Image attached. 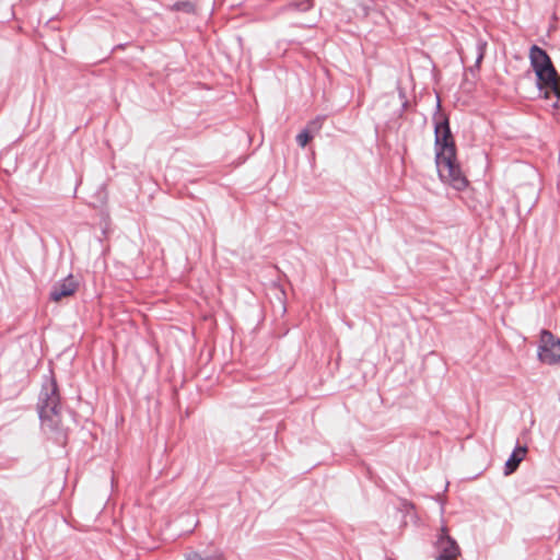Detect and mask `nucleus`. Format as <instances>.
<instances>
[{
    "mask_svg": "<svg viewBox=\"0 0 560 560\" xmlns=\"http://www.w3.org/2000/svg\"><path fill=\"white\" fill-rule=\"evenodd\" d=\"M434 120L435 162L439 176L454 189L463 190L468 186V179L457 161L455 141L450 129L448 119L439 113Z\"/></svg>",
    "mask_w": 560,
    "mask_h": 560,
    "instance_id": "1",
    "label": "nucleus"
},
{
    "mask_svg": "<svg viewBox=\"0 0 560 560\" xmlns=\"http://www.w3.org/2000/svg\"><path fill=\"white\" fill-rule=\"evenodd\" d=\"M530 65L537 75V85L545 91V98L555 95L560 98V75L555 69L548 54L534 45L529 50Z\"/></svg>",
    "mask_w": 560,
    "mask_h": 560,
    "instance_id": "2",
    "label": "nucleus"
},
{
    "mask_svg": "<svg viewBox=\"0 0 560 560\" xmlns=\"http://www.w3.org/2000/svg\"><path fill=\"white\" fill-rule=\"evenodd\" d=\"M538 357L541 362L547 364L560 363V339L548 330L541 331Z\"/></svg>",
    "mask_w": 560,
    "mask_h": 560,
    "instance_id": "3",
    "label": "nucleus"
},
{
    "mask_svg": "<svg viewBox=\"0 0 560 560\" xmlns=\"http://www.w3.org/2000/svg\"><path fill=\"white\" fill-rule=\"evenodd\" d=\"M435 548L438 551L436 560H456L459 556V547L448 535L446 527L441 528V534L435 542Z\"/></svg>",
    "mask_w": 560,
    "mask_h": 560,
    "instance_id": "4",
    "label": "nucleus"
},
{
    "mask_svg": "<svg viewBox=\"0 0 560 560\" xmlns=\"http://www.w3.org/2000/svg\"><path fill=\"white\" fill-rule=\"evenodd\" d=\"M50 387L51 394L47 396L40 408L42 419L52 420V418L59 413V394L55 380L51 381Z\"/></svg>",
    "mask_w": 560,
    "mask_h": 560,
    "instance_id": "5",
    "label": "nucleus"
},
{
    "mask_svg": "<svg viewBox=\"0 0 560 560\" xmlns=\"http://www.w3.org/2000/svg\"><path fill=\"white\" fill-rule=\"evenodd\" d=\"M77 287L73 277H68L51 290L50 298L52 301L59 302L62 298L72 295L77 291Z\"/></svg>",
    "mask_w": 560,
    "mask_h": 560,
    "instance_id": "6",
    "label": "nucleus"
},
{
    "mask_svg": "<svg viewBox=\"0 0 560 560\" xmlns=\"http://www.w3.org/2000/svg\"><path fill=\"white\" fill-rule=\"evenodd\" d=\"M527 454L526 446H517L505 463L504 474H513Z\"/></svg>",
    "mask_w": 560,
    "mask_h": 560,
    "instance_id": "7",
    "label": "nucleus"
},
{
    "mask_svg": "<svg viewBox=\"0 0 560 560\" xmlns=\"http://www.w3.org/2000/svg\"><path fill=\"white\" fill-rule=\"evenodd\" d=\"M320 128H322V120L320 119H315V120L311 121L308 124L307 128L298 135V137H296L298 143L302 148H304L312 140V136H311L310 132L311 131H317Z\"/></svg>",
    "mask_w": 560,
    "mask_h": 560,
    "instance_id": "8",
    "label": "nucleus"
},
{
    "mask_svg": "<svg viewBox=\"0 0 560 560\" xmlns=\"http://www.w3.org/2000/svg\"><path fill=\"white\" fill-rule=\"evenodd\" d=\"M173 10H175V11L192 12L195 10V7L190 2H176L173 5Z\"/></svg>",
    "mask_w": 560,
    "mask_h": 560,
    "instance_id": "9",
    "label": "nucleus"
},
{
    "mask_svg": "<svg viewBox=\"0 0 560 560\" xmlns=\"http://www.w3.org/2000/svg\"><path fill=\"white\" fill-rule=\"evenodd\" d=\"M186 560H223L221 556L208 557L203 559L199 553L192 552L186 557Z\"/></svg>",
    "mask_w": 560,
    "mask_h": 560,
    "instance_id": "10",
    "label": "nucleus"
},
{
    "mask_svg": "<svg viewBox=\"0 0 560 560\" xmlns=\"http://www.w3.org/2000/svg\"><path fill=\"white\" fill-rule=\"evenodd\" d=\"M486 47H487V43L486 42H480L478 44V49H479V57H478V62H480V60L483 58L485 56V51H486Z\"/></svg>",
    "mask_w": 560,
    "mask_h": 560,
    "instance_id": "11",
    "label": "nucleus"
}]
</instances>
